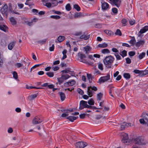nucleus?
I'll return each instance as SVG.
<instances>
[{"label": "nucleus", "instance_id": "5fc2aeb1", "mask_svg": "<svg viewBox=\"0 0 148 148\" xmlns=\"http://www.w3.org/2000/svg\"><path fill=\"white\" fill-rule=\"evenodd\" d=\"M15 65L17 68H19L22 66H23V64L21 63H17L15 64Z\"/></svg>", "mask_w": 148, "mask_h": 148}, {"label": "nucleus", "instance_id": "f3484780", "mask_svg": "<svg viewBox=\"0 0 148 148\" xmlns=\"http://www.w3.org/2000/svg\"><path fill=\"white\" fill-rule=\"evenodd\" d=\"M15 43L16 42L14 41L10 42L8 45V49L10 50H12L14 46Z\"/></svg>", "mask_w": 148, "mask_h": 148}, {"label": "nucleus", "instance_id": "ea45409f", "mask_svg": "<svg viewBox=\"0 0 148 148\" xmlns=\"http://www.w3.org/2000/svg\"><path fill=\"white\" fill-rule=\"evenodd\" d=\"M46 74L49 77H53L54 76V73L51 72H49L46 73Z\"/></svg>", "mask_w": 148, "mask_h": 148}, {"label": "nucleus", "instance_id": "de8ad7c7", "mask_svg": "<svg viewBox=\"0 0 148 148\" xmlns=\"http://www.w3.org/2000/svg\"><path fill=\"white\" fill-rule=\"evenodd\" d=\"M65 8L66 10L68 11L70 10H71V7L70 4L69 3L67 4Z\"/></svg>", "mask_w": 148, "mask_h": 148}, {"label": "nucleus", "instance_id": "ddd939ff", "mask_svg": "<svg viewBox=\"0 0 148 148\" xmlns=\"http://www.w3.org/2000/svg\"><path fill=\"white\" fill-rule=\"evenodd\" d=\"M61 111L64 112L61 115V116L63 117L67 116L69 115L68 113L70 112V111L67 110H61Z\"/></svg>", "mask_w": 148, "mask_h": 148}, {"label": "nucleus", "instance_id": "c03bdc74", "mask_svg": "<svg viewBox=\"0 0 148 148\" xmlns=\"http://www.w3.org/2000/svg\"><path fill=\"white\" fill-rule=\"evenodd\" d=\"M50 17L51 18L56 19H58L60 18V17L58 15H52L50 16Z\"/></svg>", "mask_w": 148, "mask_h": 148}, {"label": "nucleus", "instance_id": "dca6fc26", "mask_svg": "<svg viewBox=\"0 0 148 148\" xmlns=\"http://www.w3.org/2000/svg\"><path fill=\"white\" fill-rule=\"evenodd\" d=\"M87 94L90 97H92L93 95L94 92L89 87H88Z\"/></svg>", "mask_w": 148, "mask_h": 148}, {"label": "nucleus", "instance_id": "1a4fd4ad", "mask_svg": "<svg viewBox=\"0 0 148 148\" xmlns=\"http://www.w3.org/2000/svg\"><path fill=\"white\" fill-rule=\"evenodd\" d=\"M42 121V119L36 116L33 119L32 123L34 124H36L41 123Z\"/></svg>", "mask_w": 148, "mask_h": 148}, {"label": "nucleus", "instance_id": "5701e85b", "mask_svg": "<svg viewBox=\"0 0 148 148\" xmlns=\"http://www.w3.org/2000/svg\"><path fill=\"white\" fill-rule=\"evenodd\" d=\"M37 95L36 94H34L28 97V98L29 100L31 101L36 98L37 97Z\"/></svg>", "mask_w": 148, "mask_h": 148}, {"label": "nucleus", "instance_id": "7c9ffc66", "mask_svg": "<svg viewBox=\"0 0 148 148\" xmlns=\"http://www.w3.org/2000/svg\"><path fill=\"white\" fill-rule=\"evenodd\" d=\"M145 55L146 53L145 52H142L139 54V56H138V58L140 60H141L145 57Z\"/></svg>", "mask_w": 148, "mask_h": 148}, {"label": "nucleus", "instance_id": "49530a36", "mask_svg": "<svg viewBox=\"0 0 148 148\" xmlns=\"http://www.w3.org/2000/svg\"><path fill=\"white\" fill-rule=\"evenodd\" d=\"M115 34L117 35L121 36L122 34L120 30L119 29H117L116 32L115 33Z\"/></svg>", "mask_w": 148, "mask_h": 148}, {"label": "nucleus", "instance_id": "69168bd1", "mask_svg": "<svg viewBox=\"0 0 148 148\" xmlns=\"http://www.w3.org/2000/svg\"><path fill=\"white\" fill-rule=\"evenodd\" d=\"M126 63L127 64H130L131 62V59L129 58H127L126 59Z\"/></svg>", "mask_w": 148, "mask_h": 148}, {"label": "nucleus", "instance_id": "423d86ee", "mask_svg": "<svg viewBox=\"0 0 148 148\" xmlns=\"http://www.w3.org/2000/svg\"><path fill=\"white\" fill-rule=\"evenodd\" d=\"M78 59L80 60V61L84 63H86V61L84 58H86L85 55L80 52L78 53L77 54Z\"/></svg>", "mask_w": 148, "mask_h": 148}, {"label": "nucleus", "instance_id": "58836bf2", "mask_svg": "<svg viewBox=\"0 0 148 148\" xmlns=\"http://www.w3.org/2000/svg\"><path fill=\"white\" fill-rule=\"evenodd\" d=\"M26 88H27L28 89H30L32 88H35V89H40V88H38V87H33L32 86H28V85L27 84H26Z\"/></svg>", "mask_w": 148, "mask_h": 148}, {"label": "nucleus", "instance_id": "aec40b11", "mask_svg": "<svg viewBox=\"0 0 148 148\" xmlns=\"http://www.w3.org/2000/svg\"><path fill=\"white\" fill-rule=\"evenodd\" d=\"M103 96V94L101 93H99L97 95V100L98 102H99V101L101 100Z\"/></svg>", "mask_w": 148, "mask_h": 148}, {"label": "nucleus", "instance_id": "473e14b6", "mask_svg": "<svg viewBox=\"0 0 148 148\" xmlns=\"http://www.w3.org/2000/svg\"><path fill=\"white\" fill-rule=\"evenodd\" d=\"M136 41L134 37H132V39L129 42L132 45H134Z\"/></svg>", "mask_w": 148, "mask_h": 148}, {"label": "nucleus", "instance_id": "20e7f679", "mask_svg": "<svg viewBox=\"0 0 148 148\" xmlns=\"http://www.w3.org/2000/svg\"><path fill=\"white\" fill-rule=\"evenodd\" d=\"M132 141L133 143L139 145H143L145 144V142L144 140L138 137L133 138L132 139Z\"/></svg>", "mask_w": 148, "mask_h": 148}, {"label": "nucleus", "instance_id": "2eb2a0df", "mask_svg": "<svg viewBox=\"0 0 148 148\" xmlns=\"http://www.w3.org/2000/svg\"><path fill=\"white\" fill-rule=\"evenodd\" d=\"M8 28L7 26L4 25H0V29L6 32L8 31Z\"/></svg>", "mask_w": 148, "mask_h": 148}, {"label": "nucleus", "instance_id": "393cba45", "mask_svg": "<svg viewBox=\"0 0 148 148\" xmlns=\"http://www.w3.org/2000/svg\"><path fill=\"white\" fill-rule=\"evenodd\" d=\"M141 116L145 120L147 121L148 120V113H147L145 112L143 113L142 114Z\"/></svg>", "mask_w": 148, "mask_h": 148}, {"label": "nucleus", "instance_id": "9d476101", "mask_svg": "<svg viewBox=\"0 0 148 148\" xmlns=\"http://www.w3.org/2000/svg\"><path fill=\"white\" fill-rule=\"evenodd\" d=\"M75 81L74 80L72 79L64 83V86L66 87L72 86L74 85L75 84Z\"/></svg>", "mask_w": 148, "mask_h": 148}, {"label": "nucleus", "instance_id": "f704fd0d", "mask_svg": "<svg viewBox=\"0 0 148 148\" xmlns=\"http://www.w3.org/2000/svg\"><path fill=\"white\" fill-rule=\"evenodd\" d=\"M121 23L123 26H126L127 24V22L126 19H123L121 20Z\"/></svg>", "mask_w": 148, "mask_h": 148}, {"label": "nucleus", "instance_id": "a878e982", "mask_svg": "<svg viewBox=\"0 0 148 148\" xmlns=\"http://www.w3.org/2000/svg\"><path fill=\"white\" fill-rule=\"evenodd\" d=\"M78 118V117H77ZM77 119V117L74 116H69L67 117V119H69L70 121L73 122L75 120Z\"/></svg>", "mask_w": 148, "mask_h": 148}, {"label": "nucleus", "instance_id": "bb28decb", "mask_svg": "<svg viewBox=\"0 0 148 148\" xmlns=\"http://www.w3.org/2000/svg\"><path fill=\"white\" fill-rule=\"evenodd\" d=\"M90 37V35H86L85 34L83 35L80 36V39H84L85 40H86L88 39Z\"/></svg>", "mask_w": 148, "mask_h": 148}, {"label": "nucleus", "instance_id": "c756f323", "mask_svg": "<svg viewBox=\"0 0 148 148\" xmlns=\"http://www.w3.org/2000/svg\"><path fill=\"white\" fill-rule=\"evenodd\" d=\"M101 51L103 54L109 53H110L109 50L107 49H101Z\"/></svg>", "mask_w": 148, "mask_h": 148}, {"label": "nucleus", "instance_id": "79ce46f5", "mask_svg": "<svg viewBox=\"0 0 148 148\" xmlns=\"http://www.w3.org/2000/svg\"><path fill=\"white\" fill-rule=\"evenodd\" d=\"M62 77L64 79L66 80L69 78L70 76L68 74H65L62 75Z\"/></svg>", "mask_w": 148, "mask_h": 148}, {"label": "nucleus", "instance_id": "cd10ccee", "mask_svg": "<svg viewBox=\"0 0 148 148\" xmlns=\"http://www.w3.org/2000/svg\"><path fill=\"white\" fill-rule=\"evenodd\" d=\"M10 21L13 25H14L16 24V20L13 17H12L10 18Z\"/></svg>", "mask_w": 148, "mask_h": 148}, {"label": "nucleus", "instance_id": "0eeeda50", "mask_svg": "<svg viewBox=\"0 0 148 148\" xmlns=\"http://www.w3.org/2000/svg\"><path fill=\"white\" fill-rule=\"evenodd\" d=\"M88 145L87 143L84 142H78L76 143L75 146L77 148H84Z\"/></svg>", "mask_w": 148, "mask_h": 148}, {"label": "nucleus", "instance_id": "680f3d73", "mask_svg": "<svg viewBox=\"0 0 148 148\" xmlns=\"http://www.w3.org/2000/svg\"><path fill=\"white\" fill-rule=\"evenodd\" d=\"M133 72L136 74H140L141 71L138 69H135L134 70Z\"/></svg>", "mask_w": 148, "mask_h": 148}, {"label": "nucleus", "instance_id": "bf43d9fd", "mask_svg": "<svg viewBox=\"0 0 148 148\" xmlns=\"http://www.w3.org/2000/svg\"><path fill=\"white\" fill-rule=\"evenodd\" d=\"M86 114V112L85 113H83L79 115V117L81 119H84L85 117Z\"/></svg>", "mask_w": 148, "mask_h": 148}, {"label": "nucleus", "instance_id": "4be33fe9", "mask_svg": "<svg viewBox=\"0 0 148 148\" xmlns=\"http://www.w3.org/2000/svg\"><path fill=\"white\" fill-rule=\"evenodd\" d=\"M145 41L143 40H141L137 42L135 44V45L136 47H140L141 45H143L144 44Z\"/></svg>", "mask_w": 148, "mask_h": 148}, {"label": "nucleus", "instance_id": "72a5a7b5", "mask_svg": "<svg viewBox=\"0 0 148 148\" xmlns=\"http://www.w3.org/2000/svg\"><path fill=\"white\" fill-rule=\"evenodd\" d=\"M108 44L106 43H103L98 45V47L100 48H106L107 47Z\"/></svg>", "mask_w": 148, "mask_h": 148}, {"label": "nucleus", "instance_id": "774afa93", "mask_svg": "<svg viewBox=\"0 0 148 148\" xmlns=\"http://www.w3.org/2000/svg\"><path fill=\"white\" fill-rule=\"evenodd\" d=\"M45 5L48 8H50L51 6V4L50 3H46Z\"/></svg>", "mask_w": 148, "mask_h": 148}, {"label": "nucleus", "instance_id": "6e6d98bb", "mask_svg": "<svg viewBox=\"0 0 148 148\" xmlns=\"http://www.w3.org/2000/svg\"><path fill=\"white\" fill-rule=\"evenodd\" d=\"M87 77L89 80V82L91 83L92 81V77L91 75L89 74H87Z\"/></svg>", "mask_w": 148, "mask_h": 148}, {"label": "nucleus", "instance_id": "4468645a", "mask_svg": "<svg viewBox=\"0 0 148 148\" xmlns=\"http://www.w3.org/2000/svg\"><path fill=\"white\" fill-rule=\"evenodd\" d=\"M111 4L113 3L117 7H119L118 4L120 2V0H109Z\"/></svg>", "mask_w": 148, "mask_h": 148}, {"label": "nucleus", "instance_id": "a211bd4d", "mask_svg": "<svg viewBox=\"0 0 148 148\" xmlns=\"http://www.w3.org/2000/svg\"><path fill=\"white\" fill-rule=\"evenodd\" d=\"M148 31V25H146L144 26L143 28L141 29L139 32L140 34H143Z\"/></svg>", "mask_w": 148, "mask_h": 148}, {"label": "nucleus", "instance_id": "2f4dec72", "mask_svg": "<svg viewBox=\"0 0 148 148\" xmlns=\"http://www.w3.org/2000/svg\"><path fill=\"white\" fill-rule=\"evenodd\" d=\"M120 54L123 57H124L126 56L127 55V52L125 50H124L123 51L121 52Z\"/></svg>", "mask_w": 148, "mask_h": 148}, {"label": "nucleus", "instance_id": "e433bc0d", "mask_svg": "<svg viewBox=\"0 0 148 148\" xmlns=\"http://www.w3.org/2000/svg\"><path fill=\"white\" fill-rule=\"evenodd\" d=\"M148 73V70H145L144 71H141L140 75H145Z\"/></svg>", "mask_w": 148, "mask_h": 148}, {"label": "nucleus", "instance_id": "e2e57ef3", "mask_svg": "<svg viewBox=\"0 0 148 148\" xmlns=\"http://www.w3.org/2000/svg\"><path fill=\"white\" fill-rule=\"evenodd\" d=\"M112 10L113 13L114 14H116L118 12L117 9L115 8H113L112 9Z\"/></svg>", "mask_w": 148, "mask_h": 148}, {"label": "nucleus", "instance_id": "9b49d317", "mask_svg": "<svg viewBox=\"0 0 148 148\" xmlns=\"http://www.w3.org/2000/svg\"><path fill=\"white\" fill-rule=\"evenodd\" d=\"M131 123H127L125 122H123L121 125V130H123L126 127L129 126L131 127Z\"/></svg>", "mask_w": 148, "mask_h": 148}, {"label": "nucleus", "instance_id": "0e129e2a", "mask_svg": "<svg viewBox=\"0 0 148 148\" xmlns=\"http://www.w3.org/2000/svg\"><path fill=\"white\" fill-rule=\"evenodd\" d=\"M54 45H52V46L49 47V50L50 51H54Z\"/></svg>", "mask_w": 148, "mask_h": 148}, {"label": "nucleus", "instance_id": "09e8293b", "mask_svg": "<svg viewBox=\"0 0 148 148\" xmlns=\"http://www.w3.org/2000/svg\"><path fill=\"white\" fill-rule=\"evenodd\" d=\"M13 77L15 79H17L18 78V74L16 71L13 72Z\"/></svg>", "mask_w": 148, "mask_h": 148}, {"label": "nucleus", "instance_id": "4c0bfd02", "mask_svg": "<svg viewBox=\"0 0 148 148\" xmlns=\"http://www.w3.org/2000/svg\"><path fill=\"white\" fill-rule=\"evenodd\" d=\"M104 32L109 36H111L113 34V33L111 31L108 30H106L104 31Z\"/></svg>", "mask_w": 148, "mask_h": 148}, {"label": "nucleus", "instance_id": "864d4df0", "mask_svg": "<svg viewBox=\"0 0 148 148\" xmlns=\"http://www.w3.org/2000/svg\"><path fill=\"white\" fill-rule=\"evenodd\" d=\"M77 91L81 95H83L84 93L83 91L79 88H78L77 89Z\"/></svg>", "mask_w": 148, "mask_h": 148}, {"label": "nucleus", "instance_id": "f8f14e48", "mask_svg": "<svg viewBox=\"0 0 148 148\" xmlns=\"http://www.w3.org/2000/svg\"><path fill=\"white\" fill-rule=\"evenodd\" d=\"M101 8L103 10H106L109 8V5L106 2L101 3Z\"/></svg>", "mask_w": 148, "mask_h": 148}, {"label": "nucleus", "instance_id": "f03ea898", "mask_svg": "<svg viewBox=\"0 0 148 148\" xmlns=\"http://www.w3.org/2000/svg\"><path fill=\"white\" fill-rule=\"evenodd\" d=\"M12 9L11 5H9L8 8V5L6 4L5 5L1 10L2 14L6 16H7L9 13L12 12Z\"/></svg>", "mask_w": 148, "mask_h": 148}, {"label": "nucleus", "instance_id": "a19ab883", "mask_svg": "<svg viewBox=\"0 0 148 148\" xmlns=\"http://www.w3.org/2000/svg\"><path fill=\"white\" fill-rule=\"evenodd\" d=\"M94 101L92 99H91L88 100V103L91 105H93L94 104Z\"/></svg>", "mask_w": 148, "mask_h": 148}, {"label": "nucleus", "instance_id": "338daca9", "mask_svg": "<svg viewBox=\"0 0 148 148\" xmlns=\"http://www.w3.org/2000/svg\"><path fill=\"white\" fill-rule=\"evenodd\" d=\"M32 12L33 13H34V14H36L38 13V11L37 10L34 9L32 10Z\"/></svg>", "mask_w": 148, "mask_h": 148}, {"label": "nucleus", "instance_id": "13d9d810", "mask_svg": "<svg viewBox=\"0 0 148 148\" xmlns=\"http://www.w3.org/2000/svg\"><path fill=\"white\" fill-rule=\"evenodd\" d=\"M89 87L90 88H91V89L92 90H93L94 91H96L97 90V88L95 86H89Z\"/></svg>", "mask_w": 148, "mask_h": 148}, {"label": "nucleus", "instance_id": "c85d7f7f", "mask_svg": "<svg viewBox=\"0 0 148 148\" xmlns=\"http://www.w3.org/2000/svg\"><path fill=\"white\" fill-rule=\"evenodd\" d=\"M123 77L126 79H129L130 78V75L129 73H125L123 74Z\"/></svg>", "mask_w": 148, "mask_h": 148}, {"label": "nucleus", "instance_id": "a18cd8bd", "mask_svg": "<svg viewBox=\"0 0 148 148\" xmlns=\"http://www.w3.org/2000/svg\"><path fill=\"white\" fill-rule=\"evenodd\" d=\"M74 8L76 9L78 11H79L80 10V7L77 5L75 4L74 5Z\"/></svg>", "mask_w": 148, "mask_h": 148}, {"label": "nucleus", "instance_id": "603ef678", "mask_svg": "<svg viewBox=\"0 0 148 148\" xmlns=\"http://www.w3.org/2000/svg\"><path fill=\"white\" fill-rule=\"evenodd\" d=\"M114 55L116 56L117 60H120L121 59V57L119 55L118 53H115L114 54Z\"/></svg>", "mask_w": 148, "mask_h": 148}, {"label": "nucleus", "instance_id": "b1692460", "mask_svg": "<svg viewBox=\"0 0 148 148\" xmlns=\"http://www.w3.org/2000/svg\"><path fill=\"white\" fill-rule=\"evenodd\" d=\"M85 49V51H86V53L88 54V53L89 51H90L91 50V48L89 46H86L85 47H84Z\"/></svg>", "mask_w": 148, "mask_h": 148}, {"label": "nucleus", "instance_id": "4d7b16f0", "mask_svg": "<svg viewBox=\"0 0 148 148\" xmlns=\"http://www.w3.org/2000/svg\"><path fill=\"white\" fill-rule=\"evenodd\" d=\"M129 54L130 56H133L135 54V52L133 51H130L129 52Z\"/></svg>", "mask_w": 148, "mask_h": 148}, {"label": "nucleus", "instance_id": "6ab92c4d", "mask_svg": "<svg viewBox=\"0 0 148 148\" xmlns=\"http://www.w3.org/2000/svg\"><path fill=\"white\" fill-rule=\"evenodd\" d=\"M109 88V93L110 95L113 97V95L112 94V91L113 90L114 86L112 85H110L108 86Z\"/></svg>", "mask_w": 148, "mask_h": 148}, {"label": "nucleus", "instance_id": "7ed1b4c3", "mask_svg": "<svg viewBox=\"0 0 148 148\" xmlns=\"http://www.w3.org/2000/svg\"><path fill=\"white\" fill-rule=\"evenodd\" d=\"M92 108L95 109L97 108L95 107H92L91 106L88 105L87 104V102L84 100H82L80 102V107L79 109L80 110H82L84 108Z\"/></svg>", "mask_w": 148, "mask_h": 148}, {"label": "nucleus", "instance_id": "052dcab7", "mask_svg": "<svg viewBox=\"0 0 148 148\" xmlns=\"http://www.w3.org/2000/svg\"><path fill=\"white\" fill-rule=\"evenodd\" d=\"M81 16V13L80 12L77 13L75 14L74 17L75 18H77L80 17Z\"/></svg>", "mask_w": 148, "mask_h": 148}, {"label": "nucleus", "instance_id": "c9c22d12", "mask_svg": "<svg viewBox=\"0 0 148 148\" xmlns=\"http://www.w3.org/2000/svg\"><path fill=\"white\" fill-rule=\"evenodd\" d=\"M57 79L58 81V84L60 85L62 84L64 81V79L62 77H58L57 78Z\"/></svg>", "mask_w": 148, "mask_h": 148}, {"label": "nucleus", "instance_id": "37998d69", "mask_svg": "<svg viewBox=\"0 0 148 148\" xmlns=\"http://www.w3.org/2000/svg\"><path fill=\"white\" fill-rule=\"evenodd\" d=\"M64 37L63 36H60L58 38V40L60 42H62L64 40Z\"/></svg>", "mask_w": 148, "mask_h": 148}, {"label": "nucleus", "instance_id": "412c9836", "mask_svg": "<svg viewBox=\"0 0 148 148\" xmlns=\"http://www.w3.org/2000/svg\"><path fill=\"white\" fill-rule=\"evenodd\" d=\"M59 94L60 96L61 100L62 101H64L65 98V94L62 92H60Z\"/></svg>", "mask_w": 148, "mask_h": 148}, {"label": "nucleus", "instance_id": "3c124183", "mask_svg": "<svg viewBox=\"0 0 148 148\" xmlns=\"http://www.w3.org/2000/svg\"><path fill=\"white\" fill-rule=\"evenodd\" d=\"M98 68L101 71L103 70V65L102 63H99L98 65Z\"/></svg>", "mask_w": 148, "mask_h": 148}, {"label": "nucleus", "instance_id": "6e6552de", "mask_svg": "<svg viewBox=\"0 0 148 148\" xmlns=\"http://www.w3.org/2000/svg\"><path fill=\"white\" fill-rule=\"evenodd\" d=\"M121 137L122 138V141L123 143H127L128 139V134L124 132L122 133L121 134Z\"/></svg>", "mask_w": 148, "mask_h": 148}, {"label": "nucleus", "instance_id": "f257e3e1", "mask_svg": "<svg viewBox=\"0 0 148 148\" xmlns=\"http://www.w3.org/2000/svg\"><path fill=\"white\" fill-rule=\"evenodd\" d=\"M114 60V58L112 56H106L103 60L105 65L108 69L111 68V65Z\"/></svg>", "mask_w": 148, "mask_h": 148}, {"label": "nucleus", "instance_id": "39448f33", "mask_svg": "<svg viewBox=\"0 0 148 148\" xmlns=\"http://www.w3.org/2000/svg\"><path fill=\"white\" fill-rule=\"evenodd\" d=\"M110 79V75L109 74H107L105 76L101 77L98 80V83L101 84L106 82Z\"/></svg>", "mask_w": 148, "mask_h": 148}, {"label": "nucleus", "instance_id": "8fccbe9b", "mask_svg": "<svg viewBox=\"0 0 148 148\" xmlns=\"http://www.w3.org/2000/svg\"><path fill=\"white\" fill-rule=\"evenodd\" d=\"M47 40L46 39H43L42 40H40L38 41V42L40 43L41 45L45 44L46 41Z\"/></svg>", "mask_w": 148, "mask_h": 148}]
</instances>
